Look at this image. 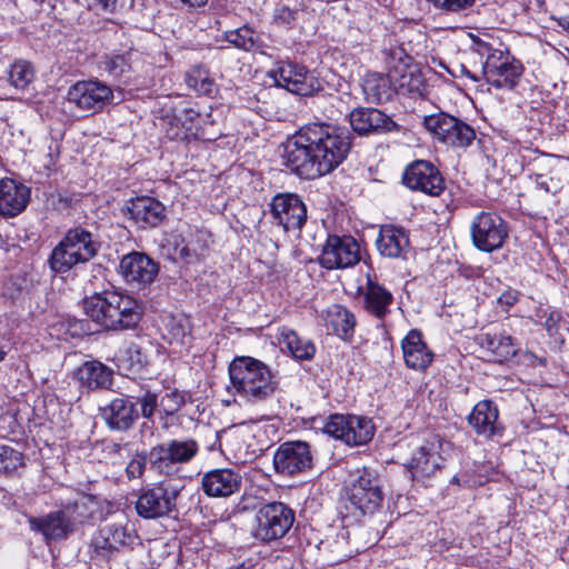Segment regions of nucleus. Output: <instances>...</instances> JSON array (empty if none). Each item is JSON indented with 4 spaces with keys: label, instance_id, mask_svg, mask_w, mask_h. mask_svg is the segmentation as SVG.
Wrapping results in <instances>:
<instances>
[{
    "label": "nucleus",
    "instance_id": "obj_56",
    "mask_svg": "<svg viewBox=\"0 0 569 569\" xmlns=\"http://www.w3.org/2000/svg\"><path fill=\"white\" fill-rule=\"evenodd\" d=\"M536 183L538 188L542 189L545 192L557 193L559 190L558 182H555L553 178H550L549 181L545 179L542 174L536 176Z\"/></svg>",
    "mask_w": 569,
    "mask_h": 569
},
{
    "label": "nucleus",
    "instance_id": "obj_13",
    "mask_svg": "<svg viewBox=\"0 0 569 569\" xmlns=\"http://www.w3.org/2000/svg\"><path fill=\"white\" fill-rule=\"evenodd\" d=\"M273 77L279 87L288 91L308 97L323 90L321 81L305 66L292 61H279Z\"/></svg>",
    "mask_w": 569,
    "mask_h": 569
},
{
    "label": "nucleus",
    "instance_id": "obj_12",
    "mask_svg": "<svg viewBox=\"0 0 569 569\" xmlns=\"http://www.w3.org/2000/svg\"><path fill=\"white\" fill-rule=\"evenodd\" d=\"M273 469L281 477H296L313 467L311 447L307 441L282 442L273 453Z\"/></svg>",
    "mask_w": 569,
    "mask_h": 569
},
{
    "label": "nucleus",
    "instance_id": "obj_6",
    "mask_svg": "<svg viewBox=\"0 0 569 569\" xmlns=\"http://www.w3.org/2000/svg\"><path fill=\"white\" fill-rule=\"evenodd\" d=\"M295 511L281 501L262 503L256 511L252 537L264 545L279 541L291 529Z\"/></svg>",
    "mask_w": 569,
    "mask_h": 569
},
{
    "label": "nucleus",
    "instance_id": "obj_4",
    "mask_svg": "<svg viewBox=\"0 0 569 569\" xmlns=\"http://www.w3.org/2000/svg\"><path fill=\"white\" fill-rule=\"evenodd\" d=\"M187 493L179 481L162 479L141 488L136 511L143 519L176 518L180 512V500Z\"/></svg>",
    "mask_w": 569,
    "mask_h": 569
},
{
    "label": "nucleus",
    "instance_id": "obj_45",
    "mask_svg": "<svg viewBox=\"0 0 569 569\" xmlns=\"http://www.w3.org/2000/svg\"><path fill=\"white\" fill-rule=\"evenodd\" d=\"M189 87L200 93L210 94L213 90V80L210 79L208 70L203 67H194L187 76Z\"/></svg>",
    "mask_w": 569,
    "mask_h": 569
},
{
    "label": "nucleus",
    "instance_id": "obj_61",
    "mask_svg": "<svg viewBox=\"0 0 569 569\" xmlns=\"http://www.w3.org/2000/svg\"><path fill=\"white\" fill-rule=\"evenodd\" d=\"M559 24L562 27L563 30L569 32V16L561 18L559 20Z\"/></svg>",
    "mask_w": 569,
    "mask_h": 569
},
{
    "label": "nucleus",
    "instance_id": "obj_26",
    "mask_svg": "<svg viewBox=\"0 0 569 569\" xmlns=\"http://www.w3.org/2000/svg\"><path fill=\"white\" fill-rule=\"evenodd\" d=\"M499 411L491 400L479 401L468 416V422L479 436L492 438L502 435L503 428L498 421Z\"/></svg>",
    "mask_w": 569,
    "mask_h": 569
},
{
    "label": "nucleus",
    "instance_id": "obj_62",
    "mask_svg": "<svg viewBox=\"0 0 569 569\" xmlns=\"http://www.w3.org/2000/svg\"><path fill=\"white\" fill-rule=\"evenodd\" d=\"M6 355H7L6 346L0 340V361H2L4 359Z\"/></svg>",
    "mask_w": 569,
    "mask_h": 569
},
{
    "label": "nucleus",
    "instance_id": "obj_3",
    "mask_svg": "<svg viewBox=\"0 0 569 569\" xmlns=\"http://www.w3.org/2000/svg\"><path fill=\"white\" fill-rule=\"evenodd\" d=\"M229 377L236 393L251 403L269 400L278 389L271 369L249 356H238L230 362Z\"/></svg>",
    "mask_w": 569,
    "mask_h": 569
},
{
    "label": "nucleus",
    "instance_id": "obj_37",
    "mask_svg": "<svg viewBox=\"0 0 569 569\" xmlns=\"http://www.w3.org/2000/svg\"><path fill=\"white\" fill-rule=\"evenodd\" d=\"M349 433H347V445L361 446L368 443L376 431L371 419L362 416L350 415Z\"/></svg>",
    "mask_w": 569,
    "mask_h": 569
},
{
    "label": "nucleus",
    "instance_id": "obj_54",
    "mask_svg": "<svg viewBox=\"0 0 569 569\" xmlns=\"http://www.w3.org/2000/svg\"><path fill=\"white\" fill-rule=\"evenodd\" d=\"M174 253L182 260L187 262H191L197 258V251L194 249L189 248L188 244H183V240L181 243L176 242Z\"/></svg>",
    "mask_w": 569,
    "mask_h": 569
},
{
    "label": "nucleus",
    "instance_id": "obj_43",
    "mask_svg": "<svg viewBox=\"0 0 569 569\" xmlns=\"http://www.w3.org/2000/svg\"><path fill=\"white\" fill-rule=\"evenodd\" d=\"M34 78L32 64L27 60L14 61L9 70V81L16 89L27 88Z\"/></svg>",
    "mask_w": 569,
    "mask_h": 569
},
{
    "label": "nucleus",
    "instance_id": "obj_7",
    "mask_svg": "<svg viewBox=\"0 0 569 569\" xmlns=\"http://www.w3.org/2000/svg\"><path fill=\"white\" fill-rule=\"evenodd\" d=\"M350 485L347 487V499L350 505L362 515L377 511L383 500L380 479L368 468L357 469L351 473Z\"/></svg>",
    "mask_w": 569,
    "mask_h": 569
},
{
    "label": "nucleus",
    "instance_id": "obj_59",
    "mask_svg": "<svg viewBox=\"0 0 569 569\" xmlns=\"http://www.w3.org/2000/svg\"><path fill=\"white\" fill-rule=\"evenodd\" d=\"M476 44H477V51L481 56H483V54L488 56L490 52H492L495 50V49H491L487 42L481 41L479 39L476 41Z\"/></svg>",
    "mask_w": 569,
    "mask_h": 569
},
{
    "label": "nucleus",
    "instance_id": "obj_55",
    "mask_svg": "<svg viewBox=\"0 0 569 569\" xmlns=\"http://www.w3.org/2000/svg\"><path fill=\"white\" fill-rule=\"evenodd\" d=\"M448 72L455 77H466L469 78L473 82H478L480 80V76H477L476 73H472L465 64L459 63L453 69H448Z\"/></svg>",
    "mask_w": 569,
    "mask_h": 569
},
{
    "label": "nucleus",
    "instance_id": "obj_28",
    "mask_svg": "<svg viewBox=\"0 0 569 569\" xmlns=\"http://www.w3.org/2000/svg\"><path fill=\"white\" fill-rule=\"evenodd\" d=\"M406 366L413 370L425 371L433 360V352L422 340V333L412 329L401 342Z\"/></svg>",
    "mask_w": 569,
    "mask_h": 569
},
{
    "label": "nucleus",
    "instance_id": "obj_16",
    "mask_svg": "<svg viewBox=\"0 0 569 569\" xmlns=\"http://www.w3.org/2000/svg\"><path fill=\"white\" fill-rule=\"evenodd\" d=\"M360 260L359 244L350 236H329L320 256V263L326 269H345Z\"/></svg>",
    "mask_w": 569,
    "mask_h": 569
},
{
    "label": "nucleus",
    "instance_id": "obj_10",
    "mask_svg": "<svg viewBox=\"0 0 569 569\" xmlns=\"http://www.w3.org/2000/svg\"><path fill=\"white\" fill-rule=\"evenodd\" d=\"M523 73L522 63L509 51L493 50L482 66L481 76L497 89H513Z\"/></svg>",
    "mask_w": 569,
    "mask_h": 569
},
{
    "label": "nucleus",
    "instance_id": "obj_35",
    "mask_svg": "<svg viewBox=\"0 0 569 569\" xmlns=\"http://www.w3.org/2000/svg\"><path fill=\"white\" fill-rule=\"evenodd\" d=\"M61 509L76 531L78 526L83 525L96 513L98 502L92 496L81 495L73 501L63 503Z\"/></svg>",
    "mask_w": 569,
    "mask_h": 569
},
{
    "label": "nucleus",
    "instance_id": "obj_5",
    "mask_svg": "<svg viewBox=\"0 0 569 569\" xmlns=\"http://www.w3.org/2000/svg\"><path fill=\"white\" fill-rule=\"evenodd\" d=\"M99 248L90 231L76 227L68 230L52 249L48 263L53 272L66 273L78 264H84L93 259Z\"/></svg>",
    "mask_w": 569,
    "mask_h": 569
},
{
    "label": "nucleus",
    "instance_id": "obj_1",
    "mask_svg": "<svg viewBox=\"0 0 569 569\" xmlns=\"http://www.w3.org/2000/svg\"><path fill=\"white\" fill-rule=\"evenodd\" d=\"M351 146L352 133L346 127L309 123L287 141L283 164L303 179H316L340 166Z\"/></svg>",
    "mask_w": 569,
    "mask_h": 569
},
{
    "label": "nucleus",
    "instance_id": "obj_8",
    "mask_svg": "<svg viewBox=\"0 0 569 569\" xmlns=\"http://www.w3.org/2000/svg\"><path fill=\"white\" fill-rule=\"evenodd\" d=\"M422 123L433 138L450 147L467 148L476 139L471 126L443 111L423 117Z\"/></svg>",
    "mask_w": 569,
    "mask_h": 569
},
{
    "label": "nucleus",
    "instance_id": "obj_21",
    "mask_svg": "<svg viewBox=\"0 0 569 569\" xmlns=\"http://www.w3.org/2000/svg\"><path fill=\"white\" fill-rule=\"evenodd\" d=\"M100 415L110 430L121 432L131 429L139 419L137 402L122 395L101 407Z\"/></svg>",
    "mask_w": 569,
    "mask_h": 569
},
{
    "label": "nucleus",
    "instance_id": "obj_63",
    "mask_svg": "<svg viewBox=\"0 0 569 569\" xmlns=\"http://www.w3.org/2000/svg\"><path fill=\"white\" fill-rule=\"evenodd\" d=\"M111 450H112V452H117L118 453V452H120L122 450V448H121L120 445L116 443V445H113V448Z\"/></svg>",
    "mask_w": 569,
    "mask_h": 569
},
{
    "label": "nucleus",
    "instance_id": "obj_32",
    "mask_svg": "<svg viewBox=\"0 0 569 569\" xmlns=\"http://www.w3.org/2000/svg\"><path fill=\"white\" fill-rule=\"evenodd\" d=\"M479 346L489 351L497 361L505 362L518 355L520 348L515 338L502 333H481L478 338Z\"/></svg>",
    "mask_w": 569,
    "mask_h": 569
},
{
    "label": "nucleus",
    "instance_id": "obj_53",
    "mask_svg": "<svg viewBox=\"0 0 569 569\" xmlns=\"http://www.w3.org/2000/svg\"><path fill=\"white\" fill-rule=\"evenodd\" d=\"M562 320V316L558 311H551L549 316L547 317L543 326L546 330L549 332L550 336H553L559 330V323Z\"/></svg>",
    "mask_w": 569,
    "mask_h": 569
},
{
    "label": "nucleus",
    "instance_id": "obj_50",
    "mask_svg": "<svg viewBox=\"0 0 569 569\" xmlns=\"http://www.w3.org/2000/svg\"><path fill=\"white\" fill-rule=\"evenodd\" d=\"M137 403L139 402L141 406V415L142 417L149 419L153 416L157 406H158V395L146 390L144 393L137 398Z\"/></svg>",
    "mask_w": 569,
    "mask_h": 569
},
{
    "label": "nucleus",
    "instance_id": "obj_48",
    "mask_svg": "<svg viewBox=\"0 0 569 569\" xmlns=\"http://www.w3.org/2000/svg\"><path fill=\"white\" fill-rule=\"evenodd\" d=\"M21 466H23L21 452L8 446L0 447V473H11Z\"/></svg>",
    "mask_w": 569,
    "mask_h": 569
},
{
    "label": "nucleus",
    "instance_id": "obj_20",
    "mask_svg": "<svg viewBox=\"0 0 569 569\" xmlns=\"http://www.w3.org/2000/svg\"><path fill=\"white\" fill-rule=\"evenodd\" d=\"M123 212L142 230L157 228L167 218L166 207L156 198L147 196L130 199Z\"/></svg>",
    "mask_w": 569,
    "mask_h": 569
},
{
    "label": "nucleus",
    "instance_id": "obj_24",
    "mask_svg": "<svg viewBox=\"0 0 569 569\" xmlns=\"http://www.w3.org/2000/svg\"><path fill=\"white\" fill-rule=\"evenodd\" d=\"M242 485V476L230 468L213 469L201 478V487L208 497L227 498L238 492Z\"/></svg>",
    "mask_w": 569,
    "mask_h": 569
},
{
    "label": "nucleus",
    "instance_id": "obj_23",
    "mask_svg": "<svg viewBox=\"0 0 569 569\" xmlns=\"http://www.w3.org/2000/svg\"><path fill=\"white\" fill-rule=\"evenodd\" d=\"M359 296L363 310L378 320H385L391 313L393 295L378 281L367 278L366 284L359 287Z\"/></svg>",
    "mask_w": 569,
    "mask_h": 569
},
{
    "label": "nucleus",
    "instance_id": "obj_49",
    "mask_svg": "<svg viewBox=\"0 0 569 569\" xmlns=\"http://www.w3.org/2000/svg\"><path fill=\"white\" fill-rule=\"evenodd\" d=\"M147 465L150 467V450L137 453L126 467L128 479H139L143 476Z\"/></svg>",
    "mask_w": 569,
    "mask_h": 569
},
{
    "label": "nucleus",
    "instance_id": "obj_58",
    "mask_svg": "<svg viewBox=\"0 0 569 569\" xmlns=\"http://www.w3.org/2000/svg\"><path fill=\"white\" fill-rule=\"evenodd\" d=\"M499 302L507 307H512L517 302V296L512 292H506L500 296Z\"/></svg>",
    "mask_w": 569,
    "mask_h": 569
},
{
    "label": "nucleus",
    "instance_id": "obj_36",
    "mask_svg": "<svg viewBox=\"0 0 569 569\" xmlns=\"http://www.w3.org/2000/svg\"><path fill=\"white\" fill-rule=\"evenodd\" d=\"M99 68L112 79L120 80L126 78L132 70L131 52L107 53L101 57Z\"/></svg>",
    "mask_w": 569,
    "mask_h": 569
},
{
    "label": "nucleus",
    "instance_id": "obj_15",
    "mask_svg": "<svg viewBox=\"0 0 569 569\" xmlns=\"http://www.w3.org/2000/svg\"><path fill=\"white\" fill-rule=\"evenodd\" d=\"M402 182L411 190L436 197L445 189L440 171L427 160H416L408 164L402 174Z\"/></svg>",
    "mask_w": 569,
    "mask_h": 569
},
{
    "label": "nucleus",
    "instance_id": "obj_40",
    "mask_svg": "<svg viewBox=\"0 0 569 569\" xmlns=\"http://www.w3.org/2000/svg\"><path fill=\"white\" fill-rule=\"evenodd\" d=\"M401 68L402 71L393 77V81L398 82L400 89L409 93L422 94L426 80L418 64L412 62L410 66Z\"/></svg>",
    "mask_w": 569,
    "mask_h": 569
},
{
    "label": "nucleus",
    "instance_id": "obj_41",
    "mask_svg": "<svg viewBox=\"0 0 569 569\" xmlns=\"http://www.w3.org/2000/svg\"><path fill=\"white\" fill-rule=\"evenodd\" d=\"M223 38L230 44L244 51L259 49V37L254 30L247 24L234 30L226 31Z\"/></svg>",
    "mask_w": 569,
    "mask_h": 569
},
{
    "label": "nucleus",
    "instance_id": "obj_30",
    "mask_svg": "<svg viewBox=\"0 0 569 569\" xmlns=\"http://www.w3.org/2000/svg\"><path fill=\"white\" fill-rule=\"evenodd\" d=\"M128 537L122 526L116 523L106 525L93 537L90 547L97 557L109 559L116 551L126 546Z\"/></svg>",
    "mask_w": 569,
    "mask_h": 569
},
{
    "label": "nucleus",
    "instance_id": "obj_42",
    "mask_svg": "<svg viewBox=\"0 0 569 569\" xmlns=\"http://www.w3.org/2000/svg\"><path fill=\"white\" fill-rule=\"evenodd\" d=\"M383 60L388 68V74L390 77H397L402 71V68L400 67H408L413 62V59L411 56H409L406 50L398 44L390 46L389 48L385 49L383 52Z\"/></svg>",
    "mask_w": 569,
    "mask_h": 569
},
{
    "label": "nucleus",
    "instance_id": "obj_52",
    "mask_svg": "<svg viewBox=\"0 0 569 569\" xmlns=\"http://www.w3.org/2000/svg\"><path fill=\"white\" fill-rule=\"evenodd\" d=\"M298 11L282 6L274 11L273 20L279 26L290 27L297 19Z\"/></svg>",
    "mask_w": 569,
    "mask_h": 569
},
{
    "label": "nucleus",
    "instance_id": "obj_29",
    "mask_svg": "<svg viewBox=\"0 0 569 569\" xmlns=\"http://www.w3.org/2000/svg\"><path fill=\"white\" fill-rule=\"evenodd\" d=\"M30 199V190L12 179L0 180V216L14 217L22 212Z\"/></svg>",
    "mask_w": 569,
    "mask_h": 569
},
{
    "label": "nucleus",
    "instance_id": "obj_25",
    "mask_svg": "<svg viewBox=\"0 0 569 569\" xmlns=\"http://www.w3.org/2000/svg\"><path fill=\"white\" fill-rule=\"evenodd\" d=\"M376 246L383 257L406 259L410 251L409 234L401 227L385 224L380 228Z\"/></svg>",
    "mask_w": 569,
    "mask_h": 569
},
{
    "label": "nucleus",
    "instance_id": "obj_34",
    "mask_svg": "<svg viewBox=\"0 0 569 569\" xmlns=\"http://www.w3.org/2000/svg\"><path fill=\"white\" fill-rule=\"evenodd\" d=\"M326 327L338 337L349 339L353 336L356 318L355 315L341 305H333L326 312Z\"/></svg>",
    "mask_w": 569,
    "mask_h": 569
},
{
    "label": "nucleus",
    "instance_id": "obj_64",
    "mask_svg": "<svg viewBox=\"0 0 569 569\" xmlns=\"http://www.w3.org/2000/svg\"><path fill=\"white\" fill-rule=\"evenodd\" d=\"M527 356H529V357H530V358H532V359H538V358H537L533 353H531V352H528V353H527Z\"/></svg>",
    "mask_w": 569,
    "mask_h": 569
},
{
    "label": "nucleus",
    "instance_id": "obj_27",
    "mask_svg": "<svg viewBox=\"0 0 569 569\" xmlns=\"http://www.w3.org/2000/svg\"><path fill=\"white\" fill-rule=\"evenodd\" d=\"M29 526L32 531L42 533L46 540H62L74 532L61 508L42 517H31Z\"/></svg>",
    "mask_w": 569,
    "mask_h": 569
},
{
    "label": "nucleus",
    "instance_id": "obj_38",
    "mask_svg": "<svg viewBox=\"0 0 569 569\" xmlns=\"http://www.w3.org/2000/svg\"><path fill=\"white\" fill-rule=\"evenodd\" d=\"M282 343L297 360H311L316 353V347L310 339L300 337L293 330H283L281 332Z\"/></svg>",
    "mask_w": 569,
    "mask_h": 569
},
{
    "label": "nucleus",
    "instance_id": "obj_39",
    "mask_svg": "<svg viewBox=\"0 0 569 569\" xmlns=\"http://www.w3.org/2000/svg\"><path fill=\"white\" fill-rule=\"evenodd\" d=\"M119 368L127 371V375L143 372L149 366L147 350L138 343H130L119 359Z\"/></svg>",
    "mask_w": 569,
    "mask_h": 569
},
{
    "label": "nucleus",
    "instance_id": "obj_44",
    "mask_svg": "<svg viewBox=\"0 0 569 569\" xmlns=\"http://www.w3.org/2000/svg\"><path fill=\"white\" fill-rule=\"evenodd\" d=\"M167 339L169 343L184 345L190 336L191 327L186 317H170L166 323Z\"/></svg>",
    "mask_w": 569,
    "mask_h": 569
},
{
    "label": "nucleus",
    "instance_id": "obj_57",
    "mask_svg": "<svg viewBox=\"0 0 569 569\" xmlns=\"http://www.w3.org/2000/svg\"><path fill=\"white\" fill-rule=\"evenodd\" d=\"M93 4L106 13H112L117 9L118 0H93Z\"/></svg>",
    "mask_w": 569,
    "mask_h": 569
},
{
    "label": "nucleus",
    "instance_id": "obj_60",
    "mask_svg": "<svg viewBox=\"0 0 569 569\" xmlns=\"http://www.w3.org/2000/svg\"><path fill=\"white\" fill-rule=\"evenodd\" d=\"M183 4L190 8H200L207 4L208 0H180Z\"/></svg>",
    "mask_w": 569,
    "mask_h": 569
},
{
    "label": "nucleus",
    "instance_id": "obj_18",
    "mask_svg": "<svg viewBox=\"0 0 569 569\" xmlns=\"http://www.w3.org/2000/svg\"><path fill=\"white\" fill-rule=\"evenodd\" d=\"M349 122L359 136L385 134L400 131V126L391 117L377 108L358 107L350 111Z\"/></svg>",
    "mask_w": 569,
    "mask_h": 569
},
{
    "label": "nucleus",
    "instance_id": "obj_9",
    "mask_svg": "<svg viewBox=\"0 0 569 569\" xmlns=\"http://www.w3.org/2000/svg\"><path fill=\"white\" fill-rule=\"evenodd\" d=\"M199 451L193 439H172L150 449V469L157 473L170 476L178 466L190 462Z\"/></svg>",
    "mask_w": 569,
    "mask_h": 569
},
{
    "label": "nucleus",
    "instance_id": "obj_47",
    "mask_svg": "<svg viewBox=\"0 0 569 569\" xmlns=\"http://www.w3.org/2000/svg\"><path fill=\"white\" fill-rule=\"evenodd\" d=\"M432 7L446 14H463L470 10L476 0H426Z\"/></svg>",
    "mask_w": 569,
    "mask_h": 569
},
{
    "label": "nucleus",
    "instance_id": "obj_33",
    "mask_svg": "<svg viewBox=\"0 0 569 569\" xmlns=\"http://www.w3.org/2000/svg\"><path fill=\"white\" fill-rule=\"evenodd\" d=\"M362 92L369 103L379 104L390 101L396 93L393 78L383 73H368L362 81Z\"/></svg>",
    "mask_w": 569,
    "mask_h": 569
},
{
    "label": "nucleus",
    "instance_id": "obj_14",
    "mask_svg": "<svg viewBox=\"0 0 569 569\" xmlns=\"http://www.w3.org/2000/svg\"><path fill=\"white\" fill-rule=\"evenodd\" d=\"M273 223L284 232L300 231L307 221V207L295 193H279L270 204Z\"/></svg>",
    "mask_w": 569,
    "mask_h": 569
},
{
    "label": "nucleus",
    "instance_id": "obj_22",
    "mask_svg": "<svg viewBox=\"0 0 569 569\" xmlns=\"http://www.w3.org/2000/svg\"><path fill=\"white\" fill-rule=\"evenodd\" d=\"M443 458L435 441H425L411 455L406 465L413 481H423L433 477L442 467Z\"/></svg>",
    "mask_w": 569,
    "mask_h": 569
},
{
    "label": "nucleus",
    "instance_id": "obj_19",
    "mask_svg": "<svg viewBox=\"0 0 569 569\" xmlns=\"http://www.w3.org/2000/svg\"><path fill=\"white\" fill-rule=\"evenodd\" d=\"M119 272L127 283L146 286L156 280L159 263L144 252L132 251L122 257Z\"/></svg>",
    "mask_w": 569,
    "mask_h": 569
},
{
    "label": "nucleus",
    "instance_id": "obj_2",
    "mask_svg": "<svg viewBox=\"0 0 569 569\" xmlns=\"http://www.w3.org/2000/svg\"><path fill=\"white\" fill-rule=\"evenodd\" d=\"M83 310L93 322L112 331L133 329L142 318L140 303L118 291L106 290L86 297Z\"/></svg>",
    "mask_w": 569,
    "mask_h": 569
},
{
    "label": "nucleus",
    "instance_id": "obj_31",
    "mask_svg": "<svg viewBox=\"0 0 569 569\" xmlns=\"http://www.w3.org/2000/svg\"><path fill=\"white\" fill-rule=\"evenodd\" d=\"M81 387L89 390L109 389L113 380V371L100 361H86L76 371Z\"/></svg>",
    "mask_w": 569,
    "mask_h": 569
},
{
    "label": "nucleus",
    "instance_id": "obj_11",
    "mask_svg": "<svg viewBox=\"0 0 569 569\" xmlns=\"http://www.w3.org/2000/svg\"><path fill=\"white\" fill-rule=\"evenodd\" d=\"M473 246L485 252L500 249L509 234L507 222L496 212L478 213L470 226Z\"/></svg>",
    "mask_w": 569,
    "mask_h": 569
},
{
    "label": "nucleus",
    "instance_id": "obj_51",
    "mask_svg": "<svg viewBox=\"0 0 569 569\" xmlns=\"http://www.w3.org/2000/svg\"><path fill=\"white\" fill-rule=\"evenodd\" d=\"M186 402L184 395L178 390L166 393L162 398L164 411L168 415H172L178 411Z\"/></svg>",
    "mask_w": 569,
    "mask_h": 569
},
{
    "label": "nucleus",
    "instance_id": "obj_17",
    "mask_svg": "<svg viewBox=\"0 0 569 569\" xmlns=\"http://www.w3.org/2000/svg\"><path fill=\"white\" fill-rule=\"evenodd\" d=\"M67 99L81 110L99 111L112 101L113 92L98 80L79 81L69 88Z\"/></svg>",
    "mask_w": 569,
    "mask_h": 569
},
{
    "label": "nucleus",
    "instance_id": "obj_46",
    "mask_svg": "<svg viewBox=\"0 0 569 569\" xmlns=\"http://www.w3.org/2000/svg\"><path fill=\"white\" fill-rule=\"evenodd\" d=\"M349 417L350 415H331L323 427L325 432L347 443Z\"/></svg>",
    "mask_w": 569,
    "mask_h": 569
}]
</instances>
